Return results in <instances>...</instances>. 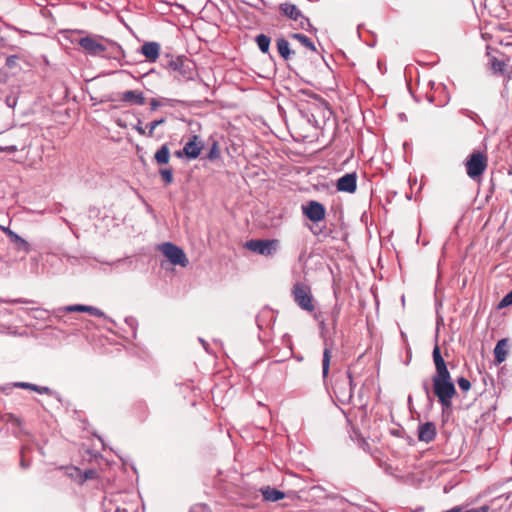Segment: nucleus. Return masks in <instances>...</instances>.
Segmentation results:
<instances>
[{
    "instance_id": "nucleus-21",
    "label": "nucleus",
    "mask_w": 512,
    "mask_h": 512,
    "mask_svg": "<svg viewBox=\"0 0 512 512\" xmlns=\"http://www.w3.org/2000/svg\"><path fill=\"white\" fill-rule=\"evenodd\" d=\"M155 161L160 164L164 165L167 164L170 160V149L167 144H163L154 154Z\"/></svg>"
},
{
    "instance_id": "nucleus-3",
    "label": "nucleus",
    "mask_w": 512,
    "mask_h": 512,
    "mask_svg": "<svg viewBox=\"0 0 512 512\" xmlns=\"http://www.w3.org/2000/svg\"><path fill=\"white\" fill-rule=\"evenodd\" d=\"M278 244L276 239H252L246 242L245 247L259 255L271 256L276 252Z\"/></svg>"
},
{
    "instance_id": "nucleus-40",
    "label": "nucleus",
    "mask_w": 512,
    "mask_h": 512,
    "mask_svg": "<svg viewBox=\"0 0 512 512\" xmlns=\"http://www.w3.org/2000/svg\"><path fill=\"white\" fill-rule=\"evenodd\" d=\"M140 135L147 136L146 129L142 126V121L138 119L137 124L133 127Z\"/></svg>"
},
{
    "instance_id": "nucleus-23",
    "label": "nucleus",
    "mask_w": 512,
    "mask_h": 512,
    "mask_svg": "<svg viewBox=\"0 0 512 512\" xmlns=\"http://www.w3.org/2000/svg\"><path fill=\"white\" fill-rule=\"evenodd\" d=\"M28 390L37 392L39 394L51 395V396L56 397L57 400H59V401L61 400L60 395L56 391L52 390L51 388H49L47 386H39V385L30 383Z\"/></svg>"
},
{
    "instance_id": "nucleus-37",
    "label": "nucleus",
    "mask_w": 512,
    "mask_h": 512,
    "mask_svg": "<svg viewBox=\"0 0 512 512\" xmlns=\"http://www.w3.org/2000/svg\"><path fill=\"white\" fill-rule=\"evenodd\" d=\"M125 323L131 328L133 337L136 336L137 320L134 317H126Z\"/></svg>"
},
{
    "instance_id": "nucleus-34",
    "label": "nucleus",
    "mask_w": 512,
    "mask_h": 512,
    "mask_svg": "<svg viewBox=\"0 0 512 512\" xmlns=\"http://www.w3.org/2000/svg\"><path fill=\"white\" fill-rule=\"evenodd\" d=\"M510 305H512V290L501 299L498 308H505Z\"/></svg>"
},
{
    "instance_id": "nucleus-33",
    "label": "nucleus",
    "mask_w": 512,
    "mask_h": 512,
    "mask_svg": "<svg viewBox=\"0 0 512 512\" xmlns=\"http://www.w3.org/2000/svg\"><path fill=\"white\" fill-rule=\"evenodd\" d=\"M86 313H89L95 317H104V318H107V316L105 315V313L100 310L99 308L97 307H94V306H88L86 307Z\"/></svg>"
},
{
    "instance_id": "nucleus-15",
    "label": "nucleus",
    "mask_w": 512,
    "mask_h": 512,
    "mask_svg": "<svg viewBox=\"0 0 512 512\" xmlns=\"http://www.w3.org/2000/svg\"><path fill=\"white\" fill-rule=\"evenodd\" d=\"M509 341L506 338L499 340L494 348V358L497 364L505 361L508 355Z\"/></svg>"
},
{
    "instance_id": "nucleus-46",
    "label": "nucleus",
    "mask_w": 512,
    "mask_h": 512,
    "mask_svg": "<svg viewBox=\"0 0 512 512\" xmlns=\"http://www.w3.org/2000/svg\"><path fill=\"white\" fill-rule=\"evenodd\" d=\"M2 230L8 236V238H11L12 235L15 234V232L13 230H11L10 228H8V227H3Z\"/></svg>"
},
{
    "instance_id": "nucleus-38",
    "label": "nucleus",
    "mask_w": 512,
    "mask_h": 512,
    "mask_svg": "<svg viewBox=\"0 0 512 512\" xmlns=\"http://www.w3.org/2000/svg\"><path fill=\"white\" fill-rule=\"evenodd\" d=\"M150 111L153 112L155 110H157L159 107H161L163 104L156 98H152L150 100Z\"/></svg>"
},
{
    "instance_id": "nucleus-11",
    "label": "nucleus",
    "mask_w": 512,
    "mask_h": 512,
    "mask_svg": "<svg viewBox=\"0 0 512 512\" xmlns=\"http://www.w3.org/2000/svg\"><path fill=\"white\" fill-rule=\"evenodd\" d=\"M436 426L433 422L420 424L418 427V439L421 442L430 443L436 437Z\"/></svg>"
},
{
    "instance_id": "nucleus-54",
    "label": "nucleus",
    "mask_w": 512,
    "mask_h": 512,
    "mask_svg": "<svg viewBox=\"0 0 512 512\" xmlns=\"http://www.w3.org/2000/svg\"><path fill=\"white\" fill-rule=\"evenodd\" d=\"M354 191L356 190V174L354 173V185H353Z\"/></svg>"
},
{
    "instance_id": "nucleus-25",
    "label": "nucleus",
    "mask_w": 512,
    "mask_h": 512,
    "mask_svg": "<svg viewBox=\"0 0 512 512\" xmlns=\"http://www.w3.org/2000/svg\"><path fill=\"white\" fill-rule=\"evenodd\" d=\"M255 41L258 45L259 50L262 53H268L270 49L271 39L265 34H259L256 36Z\"/></svg>"
},
{
    "instance_id": "nucleus-22",
    "label": "nucleus",
    "mask_w": 512,
    "mask_h": 512,
    "mask_svg": "<svg viewBox=\"0 0 512 512\" xmlns=\"http://www.w3.org/2000/svg\"><path fill=\"white\" fill-rule=\"evenodd\" d=\"M86 307H87V305H81V304L69 305V306L60 307V308L56 309L54 311V314L56 317L61 318L66 313H70V312H86Z\"/></svg>"
},
{
    "instance_id": "nucleus-5",
    "label": "nucleus",
    "mask_w": 512,
    "mask_h": 512,
    "mask_svg": "<svg viewBox=\"0 0 512 512\" xmlns=\"http://www.w3.org/2000/svg\"><path fill=\"white\" fill-rule=\"evenodd\" d=\"M161 251L164 256L170 261L173 265H179L181 267H186L188 264V259L183 249L176 246L171 242H166L161 245Z\"/></svg>"
},
{
    "instance_id": "nucleus-19",
    "label": "nucleus",
    "mask_w": 512,
    "mask_h": 512,
    "mask_svg": "<svg viewBox=\"0 0 512 512\" xmlns=\"http://www.w3.org/2000/svg\"><path fill=\"white\" fill-rule=\"evenodd\" d=\"M261 491H262V495L266 501L276 502L285 497L284 492H282L276 488H271L269 486L262 489Z\"/></svg>"
},
{
    "instance_id": "nucleus-1",
    "label": "nucleus",
    "mask_w": 512,
    "mask_h": 512,
    "mask_svg": "<svg viewBox=\"0 0 512 512\" xmlns=\"http://www.w3.org/2000/svg\"><path fill=\"white\" fill-rule=\"evenodd\" d=\"M433 392L442 406L443 412L452 406V399L456 395V388L451 376L432 378Z\"/></svg>"
},
{
    "instance_id": "nucleus-49",
    "label": "nucleus",
    "mask_w": 512,
    "mask_h": 512,
    "mask_svg": "<svg viewBox=\"0 0 512 512\" xmlns=\"http://www.w3.org/2000/svg\"><path fill=\"white\" fill-rule=\"evenodd\" d=\"M341 411H342V413L344 414V416L346 417V420H347L348 425H351V423H352V422H351L350 417H349V415H350V410H343V409H342Z\"/></svg>"
},
{
    "instance_id": "nucleus-43",
    "label": "nucleus",
    "mask_w": 512,
    "mask_h": 512,
    "mask_svg": "<svg viewBox=\"0 0 512 512\" xmlns=\"http://www.w3.org/2000/svg\"><path fill=\"white\" fill-rule=\"evenodd\" d=\"M16 60H17V57H16V56H14V55L8 56V57L6 58V66H7L8 68H13V67H14V65H15V63H16Z\"/></svg>"
},
{
    "instance_id": "nucleus-26",
    "label": "nucleus",
    "mask_w": 512,
    "mask_h": 512,
    "mask_svg": "<svg viewBox=\"0 0 512 512\" xmlns=\"http://www.w3.org/2000/svg\"><path fill=\"white\" fill-rule=\"evenodd\" d=\"M330 350L328 348H325L323 352V360H322V374L323 378H326L329 373V367H330Z\"/></svg>"
},
{
    "instance_id": "nucleus-42",
    "label": "nucleus",
    "mask_w": 512,
    "mask_h": 512,
    "mask_svg": "<svg viewBox=\"0 0 512 512\" xmlns=\"http://www.w3.org/2000/svg\"><path fill=\"white\" fill-rule=\"evenodd\" d=\"M18 150L17 146L15 145H10V146H0V151L1 152H8V153H13V152H16Z\"/></svg>"
},
{
    "instance_id": "nucleus-39",
    "label": "nucleus",
    "mask_w": 512,
    "mask_h": 512,
    "mask_svg": "<svg viewBox=\"0 0 512 512\" xmlns=\"http://www.w3.org/2000/svg\"><path fill=\"white\" fill-rule=\"evenodd\" d=\"M97 476V472L93 469H88L83 474V480L94 479Z\"/></svg>"
},
{
    "instance_id": "nucleus-48",
    "label": "nucleus",
    "mask_w": 512,
    "mask_h": 512,
    "mask_svg": "<svg viewBox=\"0 0 512 512\" xmlns=\"http://www.w3.org/2000/svg\"><path fill=\"white\" fill-rule=\"evenodd\" d=\"M2 230L8 236V238H11L12 235L15 234V232L13 230H11L10 228H8V227H3Z\"/></svg>"
},
{
    "instance_id": "nucleus-53",
    "label": "nucleus",
    "mask_w": 512,
    "mask_h": 512,
    "mask_svg": "<svg viewBox=\"0 0 512 512\" xmlns=\"http://www.w3.org/2000/svg\"><path fill=\"white\" fill-rule=\"evenodd\" d=\"M175 154H176V156H177L178 158H181V157L184 155L183 149H182V150H179V151H176V153H175Z\"/></svg>"
},
{
    "instance_id": "nucleus-13",
    "label": "nucleus",
    "mask_w": 512,
    "mask_h": 512,
    "mask_svg": "<svg viewBox=\"0 0 512 512\" xmlns=\"http://www.w3.org/2000/svg\"><path fill=\"white\" fill-rule=\"evenodd\" d=\"M346 374H347V378H348V382H349L348 391L347 392L343 391V389L341 387H339L338 384H336L334 387V393H335L336 399L341 404L350 403V401L352 400V371L350 369H348Z\"/></svg>"
},
{
    "instance_id": "nucleus-52",
    "label": "nucleus",
    "mask_w": 512,
    "mask_h": 512,
    "mask_svg": "<svg viewBox=\"0 0 512 512\" xmlns=\"http://www.w3.org/2000/svg\"><path fill=\"white\" fill-rule=\"evenodd\" d=\"M260 317H261V316H257V317H256V323H257L258 328H259V329H262V327H263V326H262V323H261Z\"/></svg>"
},
{
    "instance_id": "nucleus-17",
    "label": "nucleus",
    "mask_w": 512,
    "mask_h": 512,
    "mask_svg": "<svg viewBox=\"0 0 512 512\" xmlns=\"http://www.w3.org/2000/svg\"><path fill=\"white\" fill-rule=\"evenodd\" d=\"M276 46L280 56L284 60L290 59L291 55L294 54V51L290 49L289 42L283 37H280L276 40Z\"/></svg>"
},
{
    "instance_id": "nucleus-2",
    "label": "nucleus",
    "mask_w": 512,
    "mask_h": 512,
    "mask_svg": "<svg viewBox=\"0 0 512 512\" xmlns=\"http://www.w3.org/2000/svg\"><path fill=\"white\" fill-rule=\"evenodd\" d=\"M165 67L173 72L179 81L191 80L194 77V64L186 58L176 57L167 61Z\"/></svg>"
},
{
    "instance_id": "nucleus-47",
    "label": "nucleus",
    "mask_w": 512,
    "mask_h": 512,
    "mask_svg": "<svg viewBox=\"0 0 512 512\" xmlns=\"http://www.w3.org/2000/svg\"><path fill=\"white\" fill-rule=\"evenodd\" d=\"M2 230L8 236V238H11L12 235L15 234V232L13 230H11L10 228H8V227H3Z\"/></svg>"
},
{
    "instance_id": "nucleus-50",
    "label": "nucleus",
    "mask_w": 512,
    "mask_h": 512,
    "mask_svg": "<svg viewBox=\"0 0 512 512\" xmlns=\"http://www.w3.org/2000/svg\"><path fill=\"white\" fill-rule=\"evenodd\" d=\"M423 389L426 393V396L429 398L430 397V389H429L428 383L426 381L423 382Z\"/></svg>"
},
{
    "instance_id": "nucleus-51",
    "label": "nucleus",
    "mask_w": 512,
    "mask_h": 512,
    "mask_svg": "<svg viewBox=\"0 0 512 512\" xmlns=\"http://www.w3.org/2000/svg\"><path fill=\"white\" fill-rule=\"evenodd\" d=\"M10 421H12L13 423L17 424V425H20L21 424V420L15 416H11L10 417Z\"/></svg>"
},
{
    "instance_id": "nucleus-32",
    "label": "nucleus",
    "mask_w": 512,
    "mask_h": 512,
    "mask_svg": "<svg viewBox=\"0 0 512 512\" xmlns=\"http://www.w3.org/2000/svg\"><path fill=\"white\" fill-rule=\"evenodd\" d=\"M454 510H458L457 512H488L489 506L484 505L473 509H464L461 506H455Z\"/></svg>"
},
{
    "instance_id": "nucleus-8",
    "label": "nucleus",
    "mask_w": 512,
    "mask_h": 512,
    "mask_svg": "<svg viewBox=\"0 0 512 512\" xmlns=\"http://www.w3.org/2000/svg\"><path fill=\"white\" fill-rule=\"evenodd\" d=\"M78 44L91 56H101L107 49L104 44L91 36L81 38Z\"/></svg>"
},
{
    "instance_id": "nucleus-20",
    "label": "nucleus",
    "mask_w": 512,
    "mask_h": 512,
    "mask_svg": "<svg viewBox=\"0 0 512 512\" xmlns=\"http://www.w3.org/2000/svg\"><path fill=\"white\" fill-rule=\"evenodd\" d=\"M337 190L352 193V173H346L337 180Z\"/></svg>"
},
{
    "instance_id": "nucleus-9",
    "label": "nucleus",
    "mask_w": 512,
    "mask_h": 512,
    "mask_svg": "<svg viewBox=\"0 0 512 512\" xmlns=\"http://www.w3.org/2000/svg\"><path fill=\"white\" fill-rule=\"evenodd\" d=\"M432 356H433V361H434L435 370H436V373L432 378H442V377L451 376L450 372L447 369L446 362L441 355V351H440V348L438 345H435L433 352H432Z\"/></svg>"
},
{
    "instance_id": "nucleus-12",
    "label": "nucleus",
    "mask_w": 512,
    "mask_h": 512,
    "mask_svg": "<svg viewBox=\"0 0 512 512\" xmlns=\"http://www.w3.org/2000/svg\"><path fill=\"white\" fill-rule=\"evenodd\" d=\"M120 101L129 105H144L146 102L143 92L137 90H127L120 94Z\"/></svg>"
},
{
    "instance_id": "nucleus-6",
    "label": "nucleus",
    "mask_w": 512,
    "mask_h": 512,
    "mask_svg": "<svg viewBox=\"0 0 512 512\" xmlns=\"http://www.w3.org/2000/svg\"><path fill=\"white\" fill-rule=\"evenodd\" d=\"M294 300L298 304V306L308 312L314 310V305L312 303V296L310 293V289L308 286L297 283L294 285L292 290Z\"/></svg>"
},
{
    "instance_id": "nucleus-31",
    "label": "nucleus",
    "mask_w": 512,
    "mask_h": 512,
    "mask_svg": "<svg viewBox=\"0 0 512 512\" xmlns=\"http://www.w3.org/2000/svg\"><path fill=\"white\" fill-rule=\"evenodd\" d=\"M159 173L166 184H171L173 182V171L171 168L161 169Z\"/></svg>"
},
{
    "instance_id": "nucleus-29",
    "label": "nucleus",
    "mask_w": 512,
    "mask_h": 512,
    "mask_svg": "<svg viewBox=\"0 0 512 512\" xmlns=\"http://www.w3.org/2000/svg\"><path fill=\"white\" fill-rule=\"evenodd\" d=\"M165 121H166V119H165V118H160V119L154 120V121H152L151 123H149V124L147 125V128H148L147 136H148V137H153L154 130H155L158 126H160V125L164 124V123H165Z\"/></svg>"
},
{
    "instance_id": "nucleus-36",
    "label": "nucleus",
    "mask_w": 512,
    "mask_h": 512,
    "mask_svg": "<svg viewBox=\"0 0 512 512\" xmlns=\"http://www.w3.org/2000/svg\"><path fill=\"white\" fill-rule=\"evenodd\" d=\"M190 512H211V510L208 505L203 504V503H198V504L193 505L190 508Z\"/></svg>"
},
{
    "instance_id": "nucleus-41",
    "label": "nucleus",
    "mask_w": 512,
    "mask_h": 512,
    "mask_svg": "<svg viewBox=\"0 0 512 512\" xmlns=\"http://www.w3.org/2000/svg\"><path fill=\"white\" fill-rule=\"evenodd\" d=\"M357 441H358V445L366 452H368L370 450V445L369 443L363 439V438H357Z\"/></svg>"
},
{
    "instance_id": "nucleus-28",
    "label": "nucleus",
    "mask_w": 512,
    "mask_h": 512,
    "mask_svg": "<svg viewBox=\"0 0 512 512\" xmlns=\"http://www.w3.org/2000/svg\"><path fill=\"white\" fill-rule=\"evenodd\" d=\"M490 65L494 73H502L506 64L504 61L498 60L496 57H492L490 59Z\"/></svg>"
},
{
    "instance_id": "nucleus-27",
    "label": "nucleus",
    "mask_w": 512,
    "mask_h": 512,
    "mask_svg": "<svg viewBox=\"0 0 512 512\" xmlns=\"http://www.w3.org/2000/svg\"><path fill=\"white\" fill-rule=\"evenodd\" d=\"M220 156H221V154H220V149H219V143H218V141L214 140L212 143V146L207 154V158L210 161H215V160L219 159Z\"/></svg>"
},
{
    "instance_id": "nucleus-45",
    "label": "nucleus",
    "mask_w": 512,
    "mask_h": 512,
    "mask_svg": "<svg viewBox=\"0 0 512 512\" xmlns=\"http://www.w3.org/2000/svg\"><path fill=\"white\" fill-rule=\"evenodd\" d=\"M20 465L22 468H27L30 466V462L29 461H26L25 459V456H24V451H22V454H21V461H20Z\"/></svg>"
},
{
    "instance_id": "nucleus-18",
    "label": "nucleus",
    "mask_w": 512,
    "mask_h": 512,
    "mask_svg": "<svg viewBox=\"0 0 512 512\" xmlns=\"http://www.w3.org/2000/svg\"><path fill=\"white\" fill-rule=\"evenodd\" d=\"M9 240L14 244L17 251L23 252L25 254H28L31 251L30 244L16 232L14 235H12L11 238H9Z\"/></svg>"
},
{
    "instance_id": "nucleus-7",
    "label": "nucleus",
    "mask_w": 512,
    "mask_h": 512,
    "mask_svg": "<svg viewBox=\"0 0 512 512\" xmlns=\"http://www.w3.org/2000/svg\"><path fill=\"white\" fill-rule=\"evenodd\" d=\"M301 209L303 215L314 223H318L325 219V206L316 200L308 201L306 204L302 205Z\"/></svg>"
},
{
    "instance_id": "nucleus-55",
    "label": "nucleus",
    "mask_w": 512,
    "mask_h": 512,
    "mask_svg": "<svg viewBox=\"0 0 512 512\" xmlns=\"http://www.w3.org/2000/svg\"><path fill=\"white\" fill-rule=\"evenodd\" d=\"M4 41V39L0 36V43H2Z\"/></svg>"
},
{
    "instance_id": "nucleus-4",
    "label": "nucleus",
    "mask_w": 512,
    "mask_h": 512,
    "mask_svg": "<svg viewBox=\"0 0 512 512\" xmlns=\"http://www.w3.org/2000/svg\"><path fill=\"white\" fill-rule=\"evenodd\" d=\"M487 167L486 157L480 153H472L466 161V172L471 179L480 177Z\"/></svg>"
},
{
    "instance_id": "nucleus-16",
    "label": "nucleus",
    "mask_w": 512,
    "mask_h": 512,
    "mask_svg": "<svg viewBox=\"0 0 512 512\" xmlns=\"http://www.w3.org/2000/svg\"><path fill=\"white\" fill-rule=\"evenodd\" d=\"M279 9L283 15L294 21L300 19L303 16L299 8L291 3L280 4Z\"/></svg>"
},
{
    "instance_id": "nucleus-35",
    "label": "nucleus",
    "mask_w": 512,
    "mask_h": 512,
    "mask_svg": "<svg viewBox=\"0 0 512 512\" xmlns=\"http://www.w3.org/2000/svg\"><path fill=\"white\" fill-rule=\"evenodd\" d=\"M457 384H458L459 388L464 392L468 391L471 388L470 381L464 377L458 378Z\"/></svg>"
},
{
    "instance_id": "nucleus-14",
    "label": "nucleus",
    "mask_w": 512,
    "mask_h": 512,
    "mask_svg": "<svg viewBox=\"0 0 512 512\" xmlns=\"http://www.w3.org/2000/svg\"><path fill=\"white\" fill-rule=\"evenodd\" d=\"M141 53L149 62H155L160 54V44L154 41L145 42L141 46Z\"/></svg>"
},
{
    "instance_id": "nucleus-30",
    "label": "nucleus",
    "mask_w": 512,
    "mask_h": 512,
    "mask_svg": "<svg viewBox=\"0 0 512 512\" xmlns=\"http://www.w3.org/2000/svg\"><path fill=\"white\" fill-rule=\"evenodd\" d=\"M300 19L301 20H300L299 26H300L301 29L309 31V32H316L317 31V29L314 28L312 26V24L310 23L309 18H307L305 16H302Z\"/></svg>"
},
{
    "instance_id": "nucleus-10",
    "label": "nucleus",
    "mask_w": 512,
    "mask_h": 512,
    "mask_svg": "<svg viewBox=\"0 0 512 512\" xmlns=\"http://www.w3.org/2000/svg\"><path fill=\"white\" fill-rule=\"evenodd\" d=\"M202 149V141L199 140L197 135H193L189 141L185 143L183 152L188 159H196L199 157Z\"/></svg>"
},
{
    "instance_id": "nucleus-24",
    "label": "nucleus",
    "mask_w": 512,
    "mask_h": 512,
    "mask_svg": "<svg viewBox=\"0 0 512 512\" xmlns=\"http://www.w3.org/2000/svg\"><path fill=\"white\" fill-rule=\"evenodd\" d=\"M291 38L299 41L307 49H309L313 52H316V47H315L314 43L306 35L301 34V33H292Z\"/></svg>"
},
{
    "instance_id": "nucleus-44",
    "label": "nucleus",
    "mask_w": 512,
    "mask_h": 512,
    "mask_svg": "<svg viewBox=\"0 0 512 512\" xmlns=\"http://www.w3.org/2000/svg\"><path fill=\"white\" fill-rule=\"evenodd\" d=\"M29 385L30 383L29 382H15L13 383V386L16 387V388H21V389H29Z\"/></svg>"
}]
</instances>
